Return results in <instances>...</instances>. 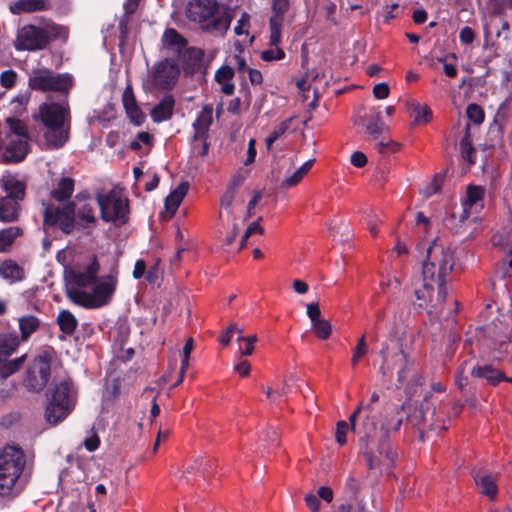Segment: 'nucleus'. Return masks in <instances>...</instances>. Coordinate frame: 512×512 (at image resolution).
<instances>
[{
    "mask_svg": "<svg viewBox=\"0 0 512 512\" xmlns=\"http://www.w3.org/2000/svg\"><path fill=\"white\" fill-rule=\"evenodd\" d=\"M374 391L367 404L360 403L350 415L352 431L358 436L360 453L369 470L390 472L398 459V453L391 443L394 433L400 431L404 421V405L376 411L379 401Z\"/></svg>",
    "mask_w": 512,
    "mask_h": 512,
    "instance_id": "nucleus-1",
    "label": "nucleus"
},
{
    "mask_svg": "<svg viewBox=\"0 0 512 512\" xmlns=\"http://www.w3.org/2000/svg\"><path fill=\"white\" fill-rule=\"evenodd\" d=\"M27 458L17 445H6L0 452V496L15 497L25 486Z\"/></svg>",
    "mask_w": 512,
    "mask_h": 512,
    "instance_id": "nucleus-2",
    "label": "nucleus"
},
{
    "mask_svg": "<svg viewBox=\"0 0 512 512\" xmlns=\"http://www.w3.org/2000/svg\"><path fill=\"white\" fill-rule=\"evenodd\" d=\"M454 253L436 240L427 249V260L423 263L424 281L437 284V302L444 303L447 297L446 282L454 267Z\"/></svg>",
    "mask_w": 512,
    "mask_h": 512,
    "instance_id": "nucleus-3",
    "label": "nucleus"
},
{
    "mask_svg": "<svg viewBox=\"0 0 512 512\" xmlns=\"http://www.w3.org/2000/svg\"><path fill=\"white\" fill-rule=\"evenodd\" d=\"M478 347L482 358L492 357L496 361L503 360L512 349L509 325L501 319H495L480 328Z\"/></svg>",
    "mask_w": 512,
    "mask_h": 512,
    "instance_id": "nucleus-4",
    "label": "nucleus"
},
{
    "mask_svg": "<svg viewBox=\"0 0 512 512\" xmlns=\"http://www.w3.org/2000/svg\"><path fill=\"white\" fill-rule=\"evenodd\" d=\"M41 121L46 127L44 138L50 149L63 147L69 139L70 111L58 103L43 104L40 107Z\"/></svg>",
    "mask_w": 512,
    "mask_h": 512,
    "instance_id": "nucleus-5",
    "label": "nucleus"
},
{
    "mask_svg": "<svg viewBox=\"0 0 512 512\" xmlns=\"http://www.w3.org/2000/svg\"><path fill=\"white\" fill-rule=\"evenodd\" d=\"M68 37V29L56 23L44 26L26 25L18 32L15 47L17 50L36 51L46 48L53 40Z\"/></svg>",
    "mask_w": 512,
    "mask_h": 512,
    "instance_id": "nucleus-6",
    "label": "nucleus"
},
{
    "mask_svg": "<svg viewBox=\"0 0 512 512\" xmlns=\"http://www.w3.org/2000/svg\"><path fill=\"white\" fill-rule=\"evenodd\" d=\"M187 16L194 22H207L205 29L209 32H226L231 23L227 9H220L217 0H191L187 6Z\"/></svg>",
    "mask_w": 512,
    "mask_h": 512,
    "instance_id": "nucleus-7",
    "label": "nucleus"
},
{
    "mask_svg": "<svg viewBox=\"0 0 512 512\" xmlns=\"http://www.w3.org/2000/svg\"><path fill=\"white\" fill-rule=\"evenodd\" d=\"M74 394L73 381L69 378L56 383L48 390L45 409V419L48 423L56 425L68 417L76 405Z\"/></svg>",
    "mask_w": 512,
    "mask_h": 512,
    "instance_id": "nucleus-8",
    "label": "nucleus"
},
{
    "mask_svg": "<svg viewBox=\"0 0 512 512\" xmlns=\"http://www.w3.org/2000/svg\"><path fill=\"white\" fill-rule=\"evenodd\" d=\"M28 85L32 90L59 92L67 98L74 86V78L69 73H55L47 68L35 69L29 77Z\"/></svg>",
    "mask_w": 512,
    "mask_h": 512,
    "instance_id": "nucleus-9",
    "label": "nucleus"
},
{
    "mask_svg": "<svg viewBox=\"0 0 512 512\" xmlns=\"http://www.w3.org/2000/svg\"><path fill=\"white\" fill-rule=\"evenodd\" d=\"M20 345L16 332L0 333V378L7 379L18 372L26 360V354L9 360Z\"/></svg>",
    "mask_w": 512,
    "mask_h": 512,
    "instance_id": "nucleus-10",
    "label": "nucleus"
},
{
    "mask_svg": "<svg viewBox=\"0 0 512 512\" xmlns=\"http://www.w3.org/2000/svg\"><path fill=\"white\" fill-rule=\"evenodd\" d=\"M43 223L48 227H58L66 235L71 234L76 226V204L70 201L63 206L44 205Z\"/></svg>",
    "mask_w": 512,
    "mask_h": 512,
    "instance_id": "nucleus-11",
    "label": "nucleus"
},
{
    "mask_svg": "<svg viewBox=\"0 0 512 512\" xmlns=\"http://www.w3.org/2000/svg\"><path fill=\"white\" fill-rule=\"evenodd\" d=\"M97 202L100 208L101 219L104 222H113L116 226L126 224L128 221V200L122 199L114 192L98 195Z\"/></svg>",
    "mask_w": 512,
    "mask_h": 512,
    "instance_id": "nucleus-12",
    "label": "nucleus"
},
{
    "mask_svg": "<svg viewBox=\"0 0 512 512\" xmlns=\"http://www.w3.org/2000/svg\"><path fill=\"white\" fill-rule=\"evenodd\" d=\"M180 76L177 62L165 58L156 62L149 71L150 84L159 91H171L176 86Z\"/></svg>",
    "mask_w": 512,
    "mask_h": 512,
    "instance_id": "nucleus-13",
    "label": "nucleus"
},
{
    "mask_svg": "<svg viewBox=\"0 0 512 512\" xmlns=\"http://www.w3.org/2000/svg\"><path fill=\"white\" fill-rule=\"evenodd\" d=\"M51 376L49 360L38 356L28 366L24 377V386L33 392H40L47 385Z\"/></svg>",
    "mask_w": 512,
    "mask_h": 512,
    "instance_id": "nucleus-14",
    "label": "nucleus"
},
{
    "mask_svg": "<svg viewBox=\"0 0 512 512\" xmlns=\"http://www.w3.org/2000/svg\"><path fill=\"white\" fill-rule=\"evenodd\" d=\"M290 8L289 0H273L271 4L272 16L269 19L270 45H278L281 41V31L284 15Z\"/></svg>",
    "mask_w": 512,
    "mask_h": 512,
    "instance_id": "nucleus-15",
    "label": "nucleus"
},
{
    "mask_svg": "<svg viewBox=\"0 0 512 512\" xmlns=\"http://www.w3.org/2000/svg\"><path fill=\"white\" fill-rule=\"evenodd\" d=\"M471 474L479 492L489 500L496 499L498 494L497 474L482 467L473 468Z\"/></svg>",
    "mask_w": 512,
    "mask_h": 512,
    "instance_id": "nucleus-16",
    "label": "nucleus"
},
{
    "mask_svg": "<svg viewBox=\"0 0 512 512\" xmlns=\"http://www.w3.org/2000/svg\"><path fill=\"white\" fill-rule=\"evenodd\" d=\"M470 375L474 379H478L486 385L497 387L503 379H506V374L498 369L493 364L485 362H477L472 366Z\"/></svg>",
    "mask_w": 512,
    "mask_h": 512,
    "instance_id": "nucleus-17",
    "label": "nucleus"
},
{
    "mask_svg": "<svg viewBox=\"0 0 512 512\" xmlns=\"http://www.w3.org/2000/svg\"><path fill=\"white\" fill-rule=\"evenodd\" d=\"M116 285L117 279L112 275H107L102 280L96 281L91 292L96 308L107 305L110 302L116 290Z\"/></svg>",
    "mask_w": 512,
    "mask_h": 512,
    "instance_id": "nucleus-18",
    "label": "nucleus"
},
{
    "mask_svg": "<svg viewBox=\"0 0 512 512\" xmlns=\"http://www.w3.org/2000/svg\"><path fill=\"white\" fill-rule=\"evenodd\" d=\"M185 75H194L201 71L203 66L204 51L196 47H186L178 54Z\"/></svg>",
    "mask_w": 512,
    "mask_h": 512,
    "instance_id": "nucleus-19",
    "label": "nucleus"
},
{
    "mask_svg": "<svg viewBox=\"0 0 512 512\" xmlns=\"http://www.w3.org/2000/svg\"><path fill=\"white\" fill-rule=\"evenodd\" d=\"M213 108L211 105H205L200 113L198 114L195 122L193 123L194 135L192 137L193 142L198 140H205L209 138V127L212 124Z\"/></svg>",
    "mask_w": 512,
    "mask_h": 512,
    "instance_id": "nucleus-20",
    "label": "nucleus"
},
{
    "mask_svg": "<svg viewBox=\"0 0 512 512\" xmlns=\"http://www.w3.org/2000/svg\"><path fill=\"white\" fill-rule=\"evenodd\" d=\"M175 106L173 95L166 94L150 112L151 119L155 123H161L171 119Z\"/></svg>",
    "mask_w": 512,
    "mask_h": 512,
    "instance_id": "nucleus-21",
    "label": "nucleus"
},
{
    "mask_svg": "<svg viewBox=\"0 0 512 512\" xmlns=\"http://www.w3.org/2000/svg\"><path fill=\"white\" fill-rule=\"evenodd\" d=\"M362 125L365 127V135L367 139L377 140L380 135L387 130L379 111H371L366 115L365 122L362 123Z\"/></svg>",
    "mask_w": 512,
    "mask_h": 512,
    "instance_id": "nucleus-22",
    "label": "nucleus"
},
{
    "mask_svg": "<svg viewBox=\"0 0 512 512\" xmlns=\"http://www.w3.org/2000/svg\"><path fill=\"white\" fill-rule=\"evenodd\" d=\"M28 153V144L25 141H11L1 155L3 163H19Z\"/></svg>",
    "mask_w": 512,
    "mask_h": 512,
    "instance_id": "nucleus-23",
    "label": "nucleus"
},
{
    "mask_svg": "<svg viewBox=\"0 0 512 512\" xmlns=\"http://www.w3.org/2000/svg\"><path fill=\"white\" fill-rule=\"evenodd\" d=\"M385 363L387 364L388 370L396 366L399 367L397 381L403 383L406 378V372L412 362L408 354L402 349V346L399 345L392 355L391 363L387 358H385Z\"/></svg>",
    "mask_w": 512,
    "mask_h": 512,
    "instance_id": "nucleus-24",
    "label": "nucleus"
},
{
    "mask_svg": "<svg viewBox=\"0 0 512 512\" xmlns=\"http://www.w3.org/2000/svg\"><path fill=\"white\" fill-rule=\"evenodd\" d=\"M51 7L49 0H17L10 6L13 14L47 11Z\"/></svg>",
    "mask_w": 512,
    "mask_h": 512,
    "instance_id": "nucleus-25",
    "label": "nucleus"
},
{
    "mask_svg": "<svg viewBox=\"0 0 512 512\" xmlns=\"http://www.w3.org/2000/svg\"><path fill=\"white\" fill-rule=\"evenodd\" d=\"M161 41L164 48L172 50L177 55L188 46L187 40L174 28H167Z\"/></svg>",
    "mask_w": 512,
    "mask_h": 512,
    "instance_id": "nucleus-26",
    "label": "nucleus"
},
{
    "mask_svg": "<svg viewBox=\"0 0 512 512\" xmlns=\"http://www.w3.org/2000/svg\"><path fill=\"white\" fill-rule=\"evenodd\" d=\"M11 197H0V222L13 223L19 220L21 205L10 200Z\"/></svg>",
    "mask_w": 512,
    "mask_h": 512,
    "instance_id": "nucleus-27",
    "label": "nucleus"
},
{
    "mask_svg": "<svg viewBox=\"0 0 512 512\" xmlns=\"http://www.w3.org/2000/svg\"><path fill=\"white\" fill-rule=\"evenodd\" d=\"M217 463L216 460L209 457H200L196 459L191 465L185 475L183 476L187 482H190V478L188 475L192 474L196 471L203 479L212 476L214 469H216Z\"/></svg>",
    "mask_w": 512,
    "mask_h": 512,
    "instance_id": "nucleus-28",
    "label": "nucleus"
},
{
    "mask_svg": "<svg viewBox=\"0 0 512 512\" xmlns=\"http://www.w3.org/2000/svg\"><path fill=\"white\" fill-rule=\"evenodd\" d=\"M188 189V182L183 181L165 198V208L170 214L174 215L176 213Z\"/></svg>",
    "mask_w": 512,
    "mask_h": 512,
    "instance_id": "nucleus-29",
    "label": "nucleus"
},
{
    "mask_svg": "<svg viewBox=\"0 0 512 512\" xmlns=\"http://www.w3.org/2000/svg\"><path fill=\"white\" fill-rule=\"evenodd\" d=\"M75 182L71 177H62L57 181L56 187L51 191V197L57 202H65L74 192Z\"/></svg>",
    "mask_w": 512,
    "mask_h": 512,
    "instance_id": "nucleus-30",
    "label": "nucleus"
},
{
    "mask_svg": "<svg viewBox=\"0 0 512 512\" xmlns=\"http://www.w3.org/2000/svg\"><path fill=\"white\" fill-rule=\"evenodd\" d=\"M0 276L10 283H15L24 279L25 272L14 260L9 259L1 263Z\"/></svg>",
    "mask_w": 512,
    "mask_h": 512,
    "instance_id": "nucleus-31",
    "label": "nucleus"
},
{
    "mask_svg": "<svg viewBox=\"0 0 512 512\" xmlns=\"http://www.w3.org/2000/svg\"><path fill=\"white\" fill-rule=\"evenodd\" d=\"M3 188L6 192V195L4 197H11L10 200H14L20 203V201H22L25 198V183L14 177H9L8 179L3 181Z\"/></svg>",
    "mask_w": 512,
    "mask_h": 512,
    "instance_id": "nucleus-32",
    "label": "nucleus"
},
{
    "mask_svg": "<svg viewBox=\"0 0 512 512\" xmlns=\"http://www.w3.org/2000/svg\"><path fill=\"white\" fill-rule=\"evenodd\" d=\"M433 294V285L424 281L423 285L415 290V296L419 301L418 306L420 308H426L428 306L435 308L438 305H441L442 303L437 302V296L434 297Z\"/></svg>",
    "mask_w": 512,
    "mask_h": 512,
    "instance_id": "nucleus-33",
    "label": "nucleus"
},
{
    "mask_svg": "<svg viewBox=\"0 0 512 512\" xmlns=\"http://www.w3.org/2000/svg\"><path fill=\"white\" fill-rule=\"evenodd\" d=\"M485 189L482 186L478 185H468L466 191V199L463 202V212L467 213L468 209L473 208L474 206L480 205L483 207Z\"/></svg>",
    "mask_w": 512,
    "mask_h": 512,
    "instance_id": "nucleus-34",
    "label": "nucleus"
},
{
    "mask_svg": "<svg viewBox=\"0 0 512 512\" xmlns=\"http://www.w3.org/2000/svg\"><path fill=\"white\" fill-rule=\"evenodd\" d=\"M56 323L59 330L67 335L71 336L75 332L78 326V320L69 310H61L56 318Z\"/></svg>",
    "mask_w": 512,
    "mask_h": 512,
    "instance_id": "nucleus-35",
    "label": "nucleus"
},
{
    "mask_svg": "<svg viewBox=\"0 0 512 512\" xmlns=\"http://www.w3.org/2000/svg\"><path fill=\"white\" fill-rule=\"evenodd\" d=\"M404 405V419L407 421V425H411L412 427L416 428L419 432V441L424 442L425 441V431L422 429L421 425L422 422L425 420L424 410L423 406L420 408H415L412 413L406 412V405Z\"/></svg>",
    "mask_w": 512,
    "mask_h": 512,
    "instance_id": "nucleus-36",
    "label": "nucleus"
},
{
    "mask_svg": "<svg viewBox=\"0 0 512 512\" xmlns=\"http://www.w3.org/2000/svg\"><path fill=\"white\" fill-rule=\"evenodd\" d=\"M23 235V229L18 226H10L0 230V253L8 251L15 240Z\"/></svg>",
    "mask_w": 512,
    "mask_h": 512,
    "instance_id": "nucleus-37",
    "label": "nucleus"
},
{
    "mask_svg": "<svg viewBox=\"0 0 512 512\" xmlns=\"http://www.w3.org/2000/svg\"><path fill=\"white\" fill-rule=\"evenodd\" d=\"M410 110L414 125H424L431 120L432 111L426 105L413 101L410 103Z\"/></svg>",
    "mask_w": 512,
    "mask_h": 512,
    "instance_id": "nucleus-38",
    "label": "nucleus"
},
{
    "mask_svg": "<svg viewBox=\"0 0 512 512\" xmlns=\"http://www.w3.org/2000/svg\"><path fill=\"white\" fill-rule=\"evenodd\" d=\"M40 321L36 316L27 315L19 319V329L21 333V340L27 341L29 337L38 330Z\"/></svg>",
    "mask_w": 512,
    "mask_h": 512,
    "instance_id": "nucleus-39",
    "label": "nucleus"
},
{
    "mask_svg": "<svg viewBox=\"0 0 512 512\" xmlns=\"http://www.w3.org/2000/svg\"><path fill=\"white\" fill-rule=\"evenodd\" d=\"M461 156L464 160H466L469 164L475 163V149L472 145V139L470 135V125L467 124L465 128V134L459 143Z\"/></svg>",
    "mask_w": 512,
    "mask_h": 512,
    "instance_id": "nucleus-40",
    "label": "nucleus"
},
{
    "mask_svg": "<svg viewBox=\"0 0 512 512\" xmlns=\"http://www.w3.org/2000/svg\"><path fill=\"white\" fill-rule=\"evenodd\" d=\"M68 298L75 304L85 308H96L91 293L74 289L68 292Z\"/></svg>",
    "mask_w": 512,
    "mask_h": 512,
    "instance_id": "nucleus-41",
    "label": "nucleus"
},
{
    "mask_svg": "<svg viewBox=\"0 0 512 512\" xmlns=\"http://www.w3.org/2000/svg\"><path fill=\"white\" fill-rule=\"evenodd\" d=\"M311 325L313 332L320 340H327L332 334V325L326 319H320Z\"/></svg>",
    "mask_w": 512,
    "mask_h": 512,
    "instance_id": "nucleus-42",
    "label": "nucleus"
},
{
    "mask_svg": "<svg viewBox=\"0 0 512 512\" xmlns=\"http://www.w3.org/2000/svg\"><path fill=\"white\" fill-rule=\"evenodd\" d=\"M125 111L130 122L135 126H141L145 122L146 116L138 104L126 107Z\"/></svg>",
    "mask_w": 512,
    "mask_h": 512,
    "instance_id": "nucleus-43",
    "label": "nucleus"
},
{
    "mask_svg": "<svg viewBox=\"0 0 512 512\" xmlns=\"http://www.w3.org/2000/svg\"><path fill=\"white\" fill-rule=\"evenodd\" d=\"M375 149L382 155L395 153L400 149V145L386 137H383L375 144Z\"/></svg>",
    "mask_w": 512,
    "mask_h": 512,
    "instance_id": "nucleus-44",
    "label": "nucleus"
},
{
    "mask_svg": "<svg viewBox=\"0 0 512 512\" xmlns=\"http://www.w3.org/2000/svg\"><path fill=\"white\" fill-rule=\"evenodd\" d=\"M368 353V347L366 343L365 335L358 340L356 347L353 349V355L351 359L352 367H356L362 357Z\"/></svg>",
    "mask_w": 512,
    "mask_h": 512,
    "instance_id": "nucleus-45",
    "label": "nucleus"
},
{
    "mask_svg": "<svg viewBox=\"0 0 512 512\" xmlns=\"http://www.w3.org/2000/svg\"><path fill=\"white\" fill-rule=\"evenodd\" d=\"M466 114L474 124H481L484 121V111L478 104L472 103L467 106Z\"/></svg>",
    "mask_w": 512,
    "mask_h": 512,
    "instance_id": "nucleus-46",
    "label": "nucleus"
},
{
    "mask_svg": "<svg viewBox=\"0 0 512 512\" xmlns=\"http://www.w3.org/2000/svg\"><path fill=\"white\" fill-rule=\"evenodd\" d=\"M76 216L81 221L86 222L88 224H94L96 222V218L94 215V207L88 203L78 208Z\"/></svg>",
    "mask_w": 512,
    "mask_h": 512,
    "instance_id": "nucleus-47",
    "label": "nucleus"
},
{
    "mask_svg": "<svg viewBox=\"0 0 512 512\" xmlns=\"http://www.w3.org/2000/svg\"><path fill=\"white\" fill-rule=\"evenodd\" d=\"M349 429L352 430L350 422L348 423L346 421H339L337 423L335 431V440L339 445L343 446L347 443L346 435Z\"/></svg>",
    "mask_w": 512,
    "mask_h": 512,
    "instance_id": "nucleus-48",
    "label": "nucleus"
},
{
    "mask_svg": "<svg viewBox=\"0 0 512 512\" xmlns=\"http://www.w3.org/2000/svg\"><path fill=\"white\" fill-rule=\"evenodd\" d=\"M445 179V173L436 174L432 182L425 188L424 195L430 197L438 193L443 185Z\"/></svg>",
    "mask_w": 512,
    "mask_h": 512,
    "instance_id": "nucleus-49",
    "label": "nucleus"
},
{
    "mask_svg": "<svg viewBox=\"0 0 512 512\" xmlns=\"http://www.w3.org/2000/svg\"><path fill=\"white\" fill-rule=\"evenodd\" d=\"M236 341L238 343L245 342L244 348H242L240 346V353L242 356H250V355H252V353L254 351V345L257 342V336L256 335H252V336H248V337L238 336Z\"/></svg>",
    "mask_w": 512,
    "mask_h": 512,
    "instance_id": "nucleus-50",
    "label": "nucleus"
},
{
    "mask_svg": "<svg viewBox=\"0 0 512 512\" xmlns=\"http://www.w3.org/2000/svg\"><path fill=\"white\" fill-rule=\"evenodd\" d=\"M237 186V182L233 179L228 187L226 192L221 197V206L224 208H230L234 199H235V188Z\"/></svg>",
    "mask_w": 512,
    "mask_h": 512,
    "instance_id": "nucleus-51",
    "label": "nucleus"
},
{
    "mask_svg": "<svg viewBox=\"0 0 512 512\" xmlns=\"http://www.w3.org/2000/svg\"><path fill=\"white\" fill-rule=\"evenodd\" d=\"M275 49H267L262 51L261 59L265 62H271L274 60H282L285 58V52L279 48L278 45H274Z\"/></svg>",
    "mask_w": 512,
    "mask_h": 512,
    "instance_id": "nucleus-52",
    "label": "nucleus"
},
{
    "mask_svg": "<svg viewBox=\"0 0 512 512\" xmlns=\"http://www.w3.org/2000/svg\"><path fill=\"white\" fill-rule=\"evenodd\" d=\"M490 4L493 14L499 16L512 8V0H490Z\"/></svg>",
    "mask_w": 512,
    "mask_h": 512,
    "instance_id": "nucleus-53",
    "label": "nucleus"
},
{
    "mask_svg": "<svg viewBox=\"0 0 512 512\" xmlns=\"http://www.w3.org/2000/svg\"><path fill=\"white\" fill-rule=\"evenodd\" d=\"M129 16L130 15H127L125 13V15L123 17H121V19L118 22L120 45L125 44L128 34H129V22H130Z\"/></svg>",
    "mask_w": 512,
    "mask_h": 512,
    "instance_id": "nucleus-54",
    "label": "nucleus"
},
{
    "mask_svg": "<svg viewBox=\"0 0 512 512\" xmlns=\"http://www.w3.org/2000/svg\"><path fill=\"white\" fill-rule=\"evenodd\" d=\"M17 80V73L12 70H5L0 75V83L4 88L10 89L15 86Z\"/></svg>",
    "mask_w": 512,
    "mask_h": 512,
    "instance_id": "nucleus-55",
    "label": "nucleus"
},
{
    "mask_svg": "<svg viewBox=\"0 0 512 512\" xmlns=\"http://www.w3.org/2000/svg\"><path fill=\"white\" fill-rule=\"evenodd\" d=\"M74 280L79 287H88L90 285H94L98 278H95L91 274H88L86 270H84L77 273Z\"/></svg>",
    "mask_w": 512,
    "mask_h": 512,
    "instance_id": "nucleus-56",
    "label": "nucleus"
},
{
    "mask_svg": "<svg viewBox=\"0 0 512 512\" xmlns=\"http://www.w3.org/2000/svg\"><path fill=\"white\" fill-rule=\"evenodd\" d=\"M234 76V70L227 65L220 67L215 73V80L220 84L228 82Z\"/></svg>",
    "mask_w": 512,
    "mask_h": 512,
    "instance_id": "nucleus-57",
    "label": "nucleus"
},
{
    "mask_svg": "<svg viewBox=\"0 0 512 512\" xmlns=\"http://www.w3.org/2000/svg\"><path fill=\"white\" fill-rule=\"evenodd\" d=\"M287 130V125L283 122L277 128H275L265 139V144L268 149L271 148L273 143L281 137Z\"/></svg>",
    "mask_w": 512,
    "mask_h": 512,
    "instance_id": "nucleus-58",
    "label": "nucleus"
},
{
    "mask_svg": "<svg viewBox=\"0 0 512 512\" xmlns=\"http://www.w3.org/2000/svg\"><path fill=\"white\" fill-rule=\"evenodd\" d=\"M466 364L467 362L465 361L461 366L458 367L455 373V383L461 392H464L466 386L468 385V377L464 375V365Z\"/></svg>",
    "mask_w": 512,
    "mask_h": 512,
    "instance_id": "nucleus-59",
    "label": "nucleus"
},
{
    "mask_svg": "<svg viewBox=\"0 0 512 512\" xmlns=\"http://www.w3.org/2000/svg\"><path fill=\"white\" fill-rule=\"evenodd\" d=\"M250 25V16L248 13H243L240 17V19L237 22V25L234 28V32L236 35L240 36L242 34H248V30H245V28L249 27Z\"/></svg>",
    "mask_w": 512,
    "mask_h": 512,
    "instance_id": "nucleus-60",
    "label": "nucleus"
},
{
    "mask_svg": "<svg viewBox=\"0 0 512 512\" xmlns=\"http://www.w3.org/2000/svg\"><path fill=\"white\" fill-rule=\"evenodd\" d=\"M122 102H123L124 108L137 104V101H136V98H135V95L133 92V88L130 84L127 85V87L123 91Z\"/></svg>",
    "mask_w": 512,
    "mask_h": 512,
    "instance_id": "nucleus-61",
    "label": "nucleus"
},
{
    "mask_svg": "<svg viewBox=\"0 0 512 512\" xmlns=\"http://www.w3.org/2000/svg\"><path fill=\"white\" fill-rule=\"evenodd\" d=\"M459 39L462 44H471L475 39V33L469 26H465L460 30Z\"/></svg>",
    "mask_w": 512,
    "mask_h": 512,
    "instance_id": "nucleus-62",
    "label": "nucleus"
},
{
    "mask_svg": "<svg viewBox=\"0 0 512 512\" xmlns=\"http://www.w3.org/2000/svg\"><path fill=\"white\" fill-rule=\"evenodd\" d=\"M389 92V86L384 82L378 83L373 87V95L377 99L387 98L389 96Z\"/></svg>",
    "mask_w": 512,
    "mask_h": 512,
    "instance_id": "nucleus-63",
    "label": "nucleus"
},
{
    "mask_svg": "<svg viewBox=\"0 0 512 512\" xmlns=\"http://www.w3.org/2000/svg\"><path fill=\"white\" fill-rule=\"evenodd\" d=\"M501 268L506 269V270L502 273V276H503V277H505V276H507V275H512V254H511V255L506 256L505 258H503L501 261H499V262H498V266H497L498 271H499Z\"/></svg>",
    "mask_w": 512,
    "mask_h": 512,
    "instance_id": "nucleus-64",
    "label": "nucleus"
}]
</instances>
